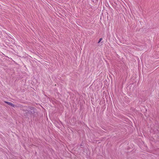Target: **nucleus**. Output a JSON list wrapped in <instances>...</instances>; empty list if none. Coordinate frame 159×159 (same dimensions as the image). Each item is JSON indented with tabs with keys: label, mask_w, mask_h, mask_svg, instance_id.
Here are the masks:
<instances>
[{
	"label": "nucleus",
	"mask_w": 159,
	"mask_h": 159,
	"mask_svg": "<svg viewBox=\"0 0 159 159\" xmlns=\"http://www.w3.org/2000/svg\"><path fill=\"white\" fill-rule=\"evenodd\" d=\"M5 102L6 103H7V104L8 105H9L11 106H12L13 107H14V105L12 103L9 102Z\"/></svg>",
	"instance_id": "obj_1"
},
{
	"label": "nucleus",
	"mask_w": 159,
	"mask_h": 159,
	"mask_svg": "<svg viewBox=\"0 0 159 159\" xmlns=\"http://www.w3.org/2000/svg\"><path fill=\"white\" fill-rule=\"evenodd\" d=\"M102 38H100L99 39V41L98 42V43H100V42L102 40Z\"/></svg>",
	"instance_id": "obj_2"
}]
</instances>
